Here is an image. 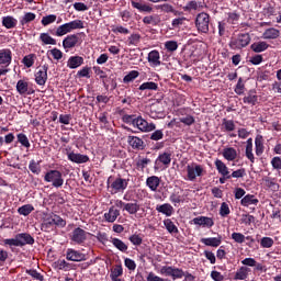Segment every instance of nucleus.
Returning <instances> with one entry per match:
<instances>
[{"instance_id":"obj_42","label":"nucleus","mask_w":281,"mask_h":281,"mask_svg":"<svg viewBox=\"0 0 281 281\" xmlns=\"http://www.w3.org/2000/svg\"><path fill=\"white\" fill-rule=\"evenodd\" d=\"M40 41L43 45H56V38L52 37L49 33H41Z\"/></svg>"},{"instance_id":"obj_40","label":"nucleus","mask_w":281,"mask_h":281,"mask_svg":"<svg viewBox=\"0 0 281 281\" xmlns=\"http://www.w3.org/2000/svg\"><path fill=\"white\" fill-rule=\"evenodd\" d=\"M140 210V205L137 202H130L125 204V207H123V212H127V214H137V212Z\"/></svg>"},{"instance_id":"obj_21","label":"nucleus","mask_w":281,"mask_h":281,"mask_svg":"<svg viewBox=\"0 0 281 281\" xmlns=\"http://www.w3.org/2000/svg\"><path fill=\"white\" fill-rule=\"evenodd\" d=\"M147 60L151 65V67H159V65H161V55H159V50L154 49L149 52Z\"/></svg>"},{"instance_id":"obj_11","label":"nucleus","mask_w":281,"mask_h":281,"mask_svg":"<svg viewBox=\"0 0 281 281\" xmlns=\"http://www.w3.org/2000/svg\"><path fill=\"white\" fill-rule=\"evenodd\" d=\"M78 43H80V37L78 34H70L64 38L63 47L66 52H68V49H74V47H77Z\"/></svg>"},{"instance_id":"obj_25","label":"nucleus","mask_w":281,"mask_h":281,"mask_svg":"<svg viewBox=\"0 0 281 281\" xmlns=\"http://www.w3.org/2000/svg\"><path fill=\"white\" fill-rule=\"evenodd\" d=\"M258 203H260V201L254 194H246L240 200V205H243V207H249V205H258Z\"/></svg>"},{"instance_id":"obj_18","label":"nucleus","mask_w":281,"mask_h":281,"mask_svg":"<svg viewBox=\"0 0 281 281\" xmlns=\"http://www.w3.org/2000/svg\"><path fill=\"white\" fill-rule=\"evenodd\" d=\"M146 186L151 190V192H158L159 187L161 186V178L157 176H150L146 180Z\"/></svg>"},{"instance_id":"obj_16","label":"nucleus","mask_w":281,"mask_h":281,"mask_svg":"<svg viewBox=\"0 0 281 281\" xmlns=\"http://www.w3.org/2000/svg\"><path fill=\"white\" fill-rule=\"evenodd\" d=\"M85 258H86L85 254L72 248L67 249V252H66L67 260H70L71 262H82Z\"/></svg>"},{"instance_id":"obj_3","label":"nucleus","mask_w":281,"mask_h":281,"mask_svg":"<svg viewBox=\"0 0 281 281\" xmlns=\"http://www.w3.org/2000/svg\"><path fill=\"white\" fill-rule=\"evenodd\" d=\"M205 168L203 165L191 162L187 166V178L189 181H196V177H203Z\"/></svg>"},{"instance_id":"obj_45","label":"nucleus","mask_w":281,"mask_h":281,"mask_svg":"<svg viewBox=\"0 0 281 281\" xmlns=\"http://www.w3.org/2000/svg\"><path fill=\"white\" fill-rule=\"evenodd\" d=\"M34 212V206L32 204H25L18 209V213L22 216H30Z\"/></svg>"},{"instance_id":"obj_5","label":"nucleus","mask_w":281,"mask_h":281,"mask_svg":"<svg viewBox=\"0 0 281 281\" xmlns=\"http://www.w3.org/2000/svg\"><path fill=\"white\" fill-rule=\"evenodd\" d=\"M195 26L202 34H207L210 32V14L205 12L199 13L195 19Z\"/></svg>"},{"instance_id":"obj_41","label":"nucleus","mask_w":281,"mask_h":281,"mask_svg":"<svg viewBox=\"0 0 281 281\" xmlns=\"http://www.w3.org/2000/svg\"><path fill=\"white\" fill-rule=\"evenodd\" d=\"M157 161L162 164V166H170V162L172 161V154L165 151L158 156Z\"/></svg>"},{"instance_id":"obj_31","label":"nucleus","mask_w":281,"mask_h":281,"mask_svg":"<svg viewBox=\"0 0 281 281\" xmlns=\"http://www.w3.org/2000/svg\"><path fill=\"white\" fill-rule=\"evenodd\" d=\"M270 47L269 43L267 42H255L250 45V49L255 52V54H260L262 52H267V48Z\"/></svg>"},{"instance_id":"obj_27","label":"nucleus","mask_w":281,"mask_h":281,"mask_svg":"<svg viewBox=\"0 0 281 281\" xmlns=\"http://www.w3.org/2000/svg\"><path fill=\"white\" fill-rule=\"evenodd\" d=\"M246 157L249 159L250 164L256 162V157L254 156V138H248L246 142Z\"/></svg>"},{"instance_id":"obj_52","label":"nucleus","mask_w":281,"mask_h":281,"mask_svg":"<svg viewBox=\"0 0 281 281\" xmlns=\"http://www.w3.org/2000/svg\"><path fill=\"white\" fill-rule=\"evenodd\" d=\"M245 80H243V77H239L237 85L235 86V93L237 95H243V93H245Z\"/></svg>"},{"instance_id":"obj_61","label":"nucleus","mask_w":281,"mask_h":281,"mask_svg":"<svg viewBox=\"0 0 281 281\" xmlns=\"http://www.w3.org/2000/svg\"><path fill=\"white\" fill-rule=\"evenodd\" d=\"M29 170H31V172H33V175H41V166L38 165V162L32 160L29 165Z\"/></svg>"},{"instance_id":"obj_20","label":"nucleus","mask_w":281,"mask_h":281,"mask_svg":"<svg viewBox=\"0 0 281 281\" xmlns=\"http://www.w3.org/2000/svg\"><path fill=\"white\" fill-rule=\"evenodd\" d=\"M19 247H25V245H34V237L27 233H21L16 235Z\"/></svg>"},{"instance_id":"obj_30","label":"nucleus","mask_w":281,"mask_h":281,"mask_svg":"<svg viewBox=\"0 0 281 281\" xmlns=\"http://www.w3.org/2000/svg\"><path fill=\"white\" fill-rule=\"evenodd\" d=\"M215 168L218 172V175H221V177H227V175H229V168L227 167V165L225 162H223V160L221 159H215Z\"/></svg>"},{"instance_id":"obj_38","label":"nucleus","mask_w":281,"mask_h":281,"mask_svg":"<svg viewBox=\"0 0 281 281\" xmlns=\"http://www.w3.org/2000/svg\"><path fill=\"white\" fill-rule=\"evenodd\" d=\"M164 225L169 234L173 236L179 234V227H177V225L175 224V222H172V220L170 218L164 220Z\"/></svg>"},{"instance_id":"obj_57","label":"nucleus","mask_w":281,"mask_h":281,"mask_svg":"<svg viewBox=\"0 0 281 281\" xmlns=\"http://www.w3.org/2000/svg\"><path fill=\"white\" fill-rule=\"evenodd\" d=\"M231 212L232 211L229 210V204L223 202L220 207V216H223V218H225V216H229Z\"/></svg>"},{"instance_id":"obj_33","label":"nucleus","mask_w":281,"mask_h":281,"mask_svg":"<svg viewBox=\"0 0 281 281\" xmlns=\"http://www.w3.org/2000/svg\"><path fill=\"white\" fill-rule=\"evenodd\" d=\"M110 243H112V245L119 249V251H122V254H126V251H128V245H126L124 241H122V239L120 238H115L112 237Z\"/></svg>"},{"instance_id":"obj_35","label":"nucleus","mask_w":281,"mask_h":281,"mask_svg":"<svg viewBox=\"0 0 281 281\" xmlns=\"http://www.w3.org/2000/svg\"><path fill=\"white\" fill-rule=\"evenodd\" d=\"M255 148L257 157H260L262 153H265V139L262 138L261 135H258L255 138Z\"/></svg>"},{"instance_id":"obj_36","label":"nucleus","mask_w":281,"mask_h":281,"mask_svg":"<svg viewBox=\"0 0 281 281\" xmlns=\"http://www.w3.org/2000/svg\"><path fill=\"white\" fill-rule=\"evenodd\" d=\"M222 131L224 133H233V131H236V123H234V120L223 119Z\"/></svg>"},{"instance_id":"obj_56","label":"nucleus","mask_w":281,"mask_h":281,"mask_svg":"<svg viewBox=\"0 0 281 281\" xmlns=\"http://www.w3.org/2000/svg\"><path fill=\"white\" fill-rule=\"evenodd\" d=\"M273 238L271 237H262L260 241V246L263 247V249H270V247H273Z\"/></svg>"},{"instance_id":"obj_6","label":"nucleus","mask_w":281,"mask_h":281,"mask_svg":"<svg viewBox=\"0 0 281 281\" xmlns=\"http://www.w3.org/2000/svg\"><path fill=\"white\" fill-rule=\"evenodd\" d=\"M134 127L137 128L140 133H153V131L157 128L155 123H148V121L142 116L135 117Z\"/></svg>"},{"instance_id":"obj_10","label":"nucleus","mask_w":281,"mask_h":281,"mask_svg":"<svg viewBox=\"0 0 281 281\" xmlns=\"http://www.w3.org/2000/svg\"><path fill=\"white\" fill-rule=\"evenodd\" d=\"M87 231L77 227L72 231L71 235H70V240H72V243H76V245H82V243H85V240H87Z\"/></svg>"},{"instance_id":"obj_58","label":"nucleus","mask_w":281,"mask_h":281,"mask_svg":"<svg viewBox=\"0 0 281 281\" xmlns=\"http://www.w3.org/2000/svg\"><path fill=\"white\" fill-rule=\"evenodd\" d=\"M128 240L132 243V245H135L136 247H139V245L144 243L142 236L137 234L130 236Z\"/></svg>"},{"instance_id":"obj_50","label":"nucleus","mask_w":281,"mask_h":281,"mask_svg":"<svg viewBox=\"0 0 281 281\" xmlns=\"http://www.w3.org/2000/svg\"><path fill=\"white\" fill-rule=\"evenodd\" d=\"M136 78H139V71L132 70L123 78V82L128 85V82H133Z\"/></svg>"},{"instance_id":"obj_23","label":"nucleus","mask_w":281,"mask_h":281,"mask_svg":"<svg viewBox=\"0 0 281 281\" xmlns=\"http://www.w3.org/2000/svg\"><path fill=\"white\" fill-rule=\"evenodd\" d=\"M262 38L266 41H276V38H280V30L276 27L267 29L262 34Z\"/></svg>"},{"instance_id":"obj_1","label":"nucleus","mask_w":281,"mask_h":281,"mask_svg":"<svg viewBox=\"0 0 281 281\" xmlns=\"http://www.w3.org/2000/svg\"><path fill=\"white\" fill-rule=\"evenodd\" d=\"M161 276L172 278V280H181L184 278L187 281H194L195 277L190 272H184L181 268H175L172 266H164L160 269Z\"/></svg>"},{"instance_id":"obj_47","label":"nucleus","mask_w":281,"mask_h":281,"mask_svg":"<svg viewBox=\"0 0 281 281\" xmlns=\"http://www.w3.org/2000/svg\"><path fill=\"white\" fill-rule=\"evenodd\" d=\"M34 60H36V55L35 54H29L23 57L22 63L24 66L30 69V67H34Z\"/></svg>"},{"instance_id":"obj_49","label":"nucleus","mask_w":281,"mask_h":281,"mask_svg":"<svg viewBox=\"0 0 281 281\" xmlns=\"http://www.w3.org/2000/svg\"><path fill=\"white\" fill-rule=\"evenodd\" d=\"M144 25H159L157 15H146L143 18Z\"/></svg>"},{"instance_id":"obj_39","label":"nucleus","mask_w":281,"mask_h":281,"mask_svg":"<svg viewBox=\"0 0 281 281\" xmlns=\"http://www.w3.org/2000/svg\"><path fill=\"white\" fill-rule=\"evenodd\" d=\"M50 34H54L55 36H65V34H69L71 32V29L69 27L68 23L59 25L55 33L54 31L49 30Z\"/></svg>"},{"instance_id":"obj_60","label":"nucleus","mask_w":281,"mask_h":281,"mask_svg":"<svg viewBox=\"0 0 281 281\" xmlns=\"http://www.w3.org/2000/svg\"><path fill=\"white\" fill-rule=\"evenodd\" d=\"M18 142L24 146V148H30V139L23 133L18 134Z\"/></svg>"},{"instance_id":"obj_34","label":"nucleus","mask_w":281,"mask_h":281,"mask_svg":"<svg viewBox=\"0 0 281 281\" xmlns=\"http://www.w3.org/2000/svg\"><path fill=\"white\" fill-rule=\"evenodd\" d=\"M16 19H14V16L12 15H7L2 18V25L7 30H14V27H16Z\"/></svg>"},{"instance_id":"obj_15","label":"nucleus","mask_w":281,"mask_h":281,"mask_svg":"<svg viewBox=\"0 0 281 281\" xmlns=\"http://www.w3.org/2000/svg\"><path fill=\"white\" fill-rule=\"evenodd\" d=\"M56 226L54 215L45 214L42 221L41 229L42 232H52Z\"/></svg>"},{"instance_id":"obj_55","label":"nucleus","mask_w":281,"mask_h":281,"mask_svg":"<svg viewBox=\"0 0 281 281\" xmlns=\"http://www.w3.org/2000/svg\"><path fill=\"white\" fill-rule=\"evenodd\" d=\"M165 48L167 49V52H177V49H179V44L177 43V41H167L165 43Z\"/></svg>"},{"instance_id":"obj_62","label":"nucleus","mask_w":281,"mask_h":281,"mask_svg":"<svg viewBox=\"0 0 281 281\" xmlns=\"http://www.w3.org/2000/svg\"><path fill=\"white\" fill-rule=\"evenodd\" d=\"M48 54H50V56H53L54 60L63 59V50H60L58 48H53V49L48 50Z\"/></svg>"},{"instance_id":"obj_51","label":"nucleus","mask_w":281,"mask_h":281,"mask_svg":"<svg viewBox=\"0 0 281 281\" xmlns=\"http://www.w3.org/2000/svg\"><path fill=\"white\" fill-rule=\"evenodd\" d=\"M35 20H36V14L33 12H27L21 19L20 23L21 25H27V23H32V21H35Z\"/></svg>"},{"instance_id":"obj_43","label":"nucleus","mask_w":281,"mask_h":281,"mask_svg":"<svg viewBox=\"0 0 281 281\" xmlns=\"http://www.w3.org/2000/svg\"><path fill=\"white\" fill-rule=\"evenodd\" d=\"M157 10H160V12H165L166 14H177V10H175V7L170 3H162L156 7Z\"/></svg>"},{"instance_id":"obj_17","label":"nucleus","mask_w":281,"mask_h":281,"mask_svg":"<svg viewBox=\"0 0 281 281\" xmlns=\"http://www.w3.org/2000/svg\"><path fill=\"white\" fill-rule=\"evenodd\" d=\"M122 276H124V268H122V265H115L111 268L110 278L112 281H124Z\"/></svg>"},{"instance_id":"obj_37","label":"nucleus","mask_w":281,"mask_h":281,"mask_svg":"<svg viewBox=\"0 0 281 281\" xmlns=\"http://www.w3.org/2000/svg\"><path fill=\"white\" fill-rule=\"evenodd\" d=\"M156 210L160 214H165V216H172V214H175V207H172L169 203L158 205Z\"/></svg>"},{"instance_id":"obj_22","label":"nucleus","mask_w":281,"mask_h":281,"mask_svg":"<svg viewBox=\"0 0 281 281\" xmlns=\"http://www.w3.org/2000/svg\"><path fill=\"white\" fill-rule=\"evenodd\" d=\"M68 159L69 161H72V164H87L89 161V156L71 151L68 153Z\"/></svg>"},{"instance_id":"obj_46","label":"nucleus","mask_w":281,"mask_h":281,"mask_svg":"<svg viewBox=\"0 0 281 281\" xmlns=\"http://www.w3.org/2000/svg\"><path fill=\"white\" fill-rule=\"evenodd\" d=\"M263 184L266 186V188H270L271 190H276V188H280V186L278 184V180L276 178H269V177L263 178Z\"/></svg>"},{"instance_id":"obj_28","label":"nucleus","mask_w":281,"mask_h":281,"mask_svg":"<svg viewBox=\"0 0 281 281\" xmlns=\"http://www.w3.org/2000/svg\"><path fill=\"white\" fill-rule=\"evenodd\" d=\"M201 243L206 247H221V243H223V237H210V238H202Z\"/></svg>"},{"instance_id":"obj_2","label":"nucleus","mask_w":281,"mask_h":281,"mask_svg":"<svg viewBox=\"0 0 281 281\" xmlns=\"http://www.w3.org/2000/svg\"><path fill=\"white\" fill-rule=\"evenodd\" d=\"M44 181L50 183L53 188H63L65 183V178H63V172L56 169H50L45 172Z\"/></svg>"},{"instance_id":"obj_12","label":"nucleus","mask_w":281,"mask_h":281,"mask_svg":"<svg viewBox=\"0 0 281 281\" xmlns=\"http://www.w3.org/2000/svg\"><path fill=\"white\" fill-rule=\"evenodd\" d=\"M12 65V50L10 48L0 49V67H10Z\"/></svg>"},{"instance_id":"obj_53","label":"nucleus","mask_w":281,"mask_h":281,"mask_svg":"<svg viewBox=\"0 0 281 281\" xmlns=\"http://www.w3.org/2000/svg\"><path fill=\"white\" fill-rule=\"evenodd\" d=\"M57 16L55 14L45 15L42 18V25L47 27V25H52V23H56Z\"/></svg>"},{"instance_id":"obj_8","label":"nucleus","mask_w":281,"mask_h":281,"mask_svg":"<svg viewBox=\"0 0 281 281\" xmlns=\"http://www.w3.org/2000/svg\"><path fill=\"white\" fill-rule=\"evenodd\" d=\"M131 5L134 10H138V12H143L145 14H153L155 9L153 4L146 2L145 0H131Z\"/></svg>"},{"instance_id":"obj_59","label":"nucleus","mask_w":281,"mask_h":281,"mask_svg":"<svg viewBox=\"0 0 281 281\" xmlns=\"http://www.w3.org/2000/svg\"><path fill=\"white\" fill-rule=\"evenodd\" d=\"M139 41H142V35L139 33H133L128 37V45H139Z\"/></svg>"},{"instance_id":"obj_63","label":"nucleus","mask_w":281,"mask_h":281,"mask_svg":"<svg viewBox=\"0 0 281 281\" xmlns=\"http://www.w3.org/2000/svg\"><path fill=\"white\" fill-rule=\"evenodd\" d=\"M149 164H150V159L148 158L138 159L136 161V168L137 170H144V168H146V166H148Z\"/></svg>"},{"instance_id":"obj_9","label":"nucleus","mask_w":281,"mask_h":281,"mask_svg":"<svg viewBox=\"0 0 281 281\" xmlns=\"http://www.w3.org/2000/svg\"><path fill=\"white\" fill-rule=\"evenodd\" d=\"M15 89L20 95H32L34 93V88L30 87L27 79H20L16 82Z\"/></svg>"},{"instance_id":"obj_14","label":"nucleus","mask_w":281,"mask_h":281,"mask_svg":"<svg viewBox=\"0 0 281 281\" xmlns=\"http://www.w3.org/2000/svg\"><path fill=\"white\" fill-rule=\"evenodd\" d=\"M48 69H49V66L44 65L35 74V82H36V85H40V87H45V83L47 82V71H48Z\"/></svg>"},{"instance_id":"obj_4","label":"nucleus","mask_w":281,"mask_h":281,"mask_svg":"<svg viewBox=\"0 0 281 281\" xmlns=\"http://www.w3.org/2000/svg\"><path fill=\"white\" fill-rule=\"evenodd\" d=\"M108 183L110 184L112 194H117V192H124L126 188H128V180L119 177L113 180V177L108 179Z\"/></svg>"},{"instance_id":"obj_29","label":"nucleus","mask_w":281,"mask_h":281,"mask_svg":"<svg viewBox=\"0 0 281 281\" xmlns=\"http://www.w3.org/2000/svg\"><path fill=\"white\" fill-rule=\"evenodd\" d=\"M244 104H250V106H256L258 104V95L256 90H249L247 95L243 99Z\"/></svg>"},{"instance_id":"obj_26","label":"nucleus","mask_w":281,"mask_h":281,"mask_svg":"<svg viewBox=\"0 0 281 281\" xmlns=\"http://www.w3.org/2000/svg\"><path fill=\"white\" fill-rule=\"evenodd\" d=\"M83 64H85V58L77 55V56L69 57L67 61V67H69V69H78V67H80Z\"/></svg>"},{"instance_id":"obj_64","label":"nucleus","mask_w":281,"mask_h":281,"mask_svg":"<svg viewBox=\"0 0 281 281\" xmlns=\"http://www.w3.org/2000/svg\"><path fill=\"white\" fill-rule=\"evenodd\" d=\"M232 238L235 243H238L239 245H243L245 243V236L243 233H233Z\"/></svg>"},{"instance_id":"obj_54","label":"nucleus","mask_w":281,"mask_h":281,"mask_svg":"<svg viewBox=\"0 0 281 281\" xmlns=\"http://www.w3.org/2000/svg\"><path fill=\"white\" fill-rule=\"evenodd\" d=\"M247 175V170L245 168L237 169L229 175L231 179H243Z\"/></svg>"},{"instance_id":"obj_44","label":"nucleus","mask_w":281,"mask_h":281,"mask_svg":"<svg viewBox=\"0 0 281 281\" xmlns=\"http://www.w3.org/2000/svg\"><path fill=\"white\" fill-rule=\"evenodd\" d=\"M139 91H157V89H159V86L157 83H155L154 81H147L144 82L143 85L139 86Z\"/></svg>"},{"instance_id":"obj_13","label":"nucleus","mask_w":281,"mask_h":281,"mask_svg":"<svg viewBox=\"0 0 281 281\" xmlns=\"http://www.w3.org/2000/svg\"><path fill=\"white\" fill-rule=\"evenodd\" d=\"M127 144L133 150H144L146 143L138 136H127Z\"/></svg>"},{"instance_id":"obj_48","label":"nucleus","mask_w":281,"mask_h":281,"mask_svg":"<svg viewBox=\"0 0 281 281\" xmlns=\"http://www.w3.org/2000/svg\"><path fill=\"white\" fill-rule=\"evenodd\" d=\"M68 26L70 27V32H74V30H85V22L82 20H75L68 22Z\"/></svg>"},{"instance_id":"obj_32","label":"nucleus","mask_w":281,"mask_h":281,"mask_svg":"<svg viewBox=\"0 0 281 281\" xmlns=\"http://www.w3.org/2000/svg\"><path fill=\"white\" fill-rule=\"evenodd\" d=\"M117 216H120V210L115 209V206H111L109 212L104 214V218L108 223H115Z\"/></svg>"},{"instance_id":"obj_19","label":"nucleus","mask_w":281,"mask_h":281,"mask_svg":"<svg viewBox=\"0 0 281 281\" xmlns=\"http://www.w3.org/2000/svg\"><path fill=\"white\" fill-rule=\"evenodd\" d=\"M222 156L226 161H236L238 159V150L234 147H226L223 149Z\"/></svg>"},{"instance_id":"obj_7","label":"nucleus","mask_w":281,"mask_h":281,"mask_svg":"<svg viewBox=\"0 0 281 281\" xmlns=\"http://www.w3.org/2000/svg\"><path fill=\"white\" fill-rule=\"evenodd\" d=\"M251 43V36L249 33H240L237 38L231 42L232 49H243V47H247Z\"/></svg>"},{"instance_id":"obj_24","label":"nucleus","mask_w":281,"mask_h":281,"mask_svg":"<svg viewBox=\"0 0 281 281\" xmlns=\"http://www.w3.org/2000/svg\"><path fill=\"white\" fill-rule=\"evenodd\" d=\"M251 269L247 268V266H241L234 274L233 280H247L249 278V273Z\"/></svg>"}]
</instances>
